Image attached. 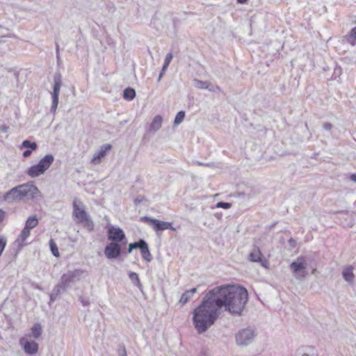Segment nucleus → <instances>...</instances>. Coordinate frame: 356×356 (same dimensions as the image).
Instances as JSON below:
<instances>
[{
	"mask_svg": "<svg viewBox=\"0 0 356 356\" xmlns=\"http://www.w3.org/2000/svg\"><path fill=\"white\" fill-rule=\"evenodd\" d=\"M211 292L220 310L224 308L225 311L232 316L242 315L248 300V293L245 288L223 285L211 289Z\"/></svg>",
	"mask_w": 356,
	"mask_h": 356,
	"instance_id": "f257e3e1",
	"label": "nucleus"
},
{
	"mask_svg": "<svg viewBox=\"0 0 356 356\" xmlns=\"http://www.w3.org/2000/svg\"><path fill=\"white\" fill-rule=\"evenodd\" d=\"M209 290L203 298L200 305L193 311V323L199 334L205 332L212 326L220 315V309L213 300Z\"/></svg>",
	"mask_w": 356,
	"mask_h": 356,
	"instance_id": "f03ea898",
	"label": "nucleus"
},
{
	"mask_svg": "<svg viewBox=\"0 0 356 356\" xmlns=\"http://www.w3.org/2000/svg\"><path fill=\"white\" fill-rule=\"evenodd\" d=\"M40 193L38 187L33 184L26 183L18 185L8 191L3 196V200L7 203L19 202L24 198L34 199Z\"/></svg>",
	"mask_w": 356,
	"mask_h": 356,
	"instance_id": "7ed1b4c3",
	"label": "nucleus"
},
{
	"mask_svg": "<svg viewBox=\"0 0 356 356\" xmlns=\"http://www.w3.org/2000/svg\"><path fill=\"white\" fill-rule=\"evenodd\" d=\"M83 274V271L80 269L68 270L67 273L62 275L59 282L56 285L63 291H66L71 286V284L81 280Z\"/></svg>",
	"mask_w": 356,
	"mask_h": 356,
	"instance_id": "20e7f679",
	"label": "nucleus"
},
{
	"mask_svg": "<svg viewBox=\"0 0 356 356\" xmlns=\"http://www.w3.org/2000/svg\"><path fill=\"white\" fill-rule=\"evenodd\" d=\"M257 335V330L253 327L243 328L235 334L236 343L239 346H247L253 342Z\"/></svg>",
	"mask_w": 356,
	"mask_h": 356,
	"instance_id": "39448f33",
	"label": "nucleus"
},
{
	"mask_svg": "<svg viewBox=\"0 0 356 356\" xmlns=\"http://www.w3.org/2000/svg\"><path fill=\"white\" fill-rule=\"evenodd\" d=\"M307 266L305 257L300 256L290 264V269L297 280H303L308 275Z\"/></svg>",
	"mask_w": 356,
	"mask_h": 356,
	"instance_id": "423d86ee",
	"label": "nucleus"
},
{
	"mask_svg": "<svg viewBox=\"0 0 356 356\" xmlns=\"http://www.w3.org/2000/svg\"><path fill=\"white\" fill-rule=\"evenodd\" d=\"M54 87L53 92H51L52 104L51 106V111L54 113L58 104V98L60 88L62 86V76L60 73H56L54 76Z\"/></svg>",
	"mask_w": 356,
	"mask_h": 356,
	"instance_id": "0eeeda50",
	"label": "nucleus"
},
{
	"mask_svg": "<svg viewBox=\"0 0 356 356\" xmlns=\"http://www.w3.org/2000/svg\"><path fill=\"white\" fill-rule=\"evenodd\" d=\"M140 220L144 222L150 223L156 232H162L165 229L175 230V228L172 227V224L170 222L161 221L148 216L142 217Z\"/></svg>",
	"mask_w": 356,
	"mask_h": 356,
	"instance_id": "6e6552de",
	"label": "nucleus"
},
{
	"mask_svg": "<svg viewBox=\"0 0 356 356\" xmlns=\"http://www.w3.org/2000/svg\"><path fill=\"white\" fill-rule=\"evenodd\" d=\"M104 252L107 259H115L121 255L122 251L120 243L111 242L106 245Z\"/></svg>",
	"mask_w": 356,
	"mask_h": 356,
	"instance_id": "1a4fd4ad",
	"label": "nucleus"
},
{
	"mask_svg": "<svg viewBox=\"0 0 356 356\" xmlns=\"http://www.w3.org/2000/svg\"><path fill=\"white\" fill-rule=\"evenodd\" d=\"M113 146L106 143L100 146L99 149L95 152L91 159V163L97 165L101 163L106 154L112 149Z\"/></svg>",
	"mask_w": 356,
	"mask_h": 356,
	"instance_id": "9d476101",
	"label": "nucleus"
},
{
	"mask_svg": "<svg viewBox=\"0 0 356 356\" xmlns=\"http://www.w3.org/2000/svg\"><path fill=\"white\" fill-rule=\"evenodd\" d=\"M107 236L108 239L111 242H115L118 243L122 242L126 238L124 231L121 228L114 226H111L108 229Z\"/></svg>",
	"mask_w": 356,
	"mask_h": 356,
	"instance_id": "9b49d317",
	"label": "nucleus"
},
{
	"mask_svg": "<svg viewBox=\"0 0 356 356\" xmlns=\"http://www.w3.org/2000/svg\"><path fill=\"white\" fill-rule=\"evenodd\" d=\"M248 259L252 262L261 264L266 268H268V261L264 257L259 248L257 246L253 248L252 252L249 254Z\"/></svg>",
	"mask_w": 356,
	"mask_h": 356,
	"instance_id": "f8f14e48",
	"label": "nucleus"
},
{
	"mask_svg": "<svg viewBox=\"0 0 356 356\" xmlns=\"http://www.w3.org/2000/svg\"><path fill=\"white\" fill-rule=\"evenodd\" d=\"M19 343L23 346L24 352L28 355H34L38 351V344L34 341H29L22 338L19 340Z\"/></svg>",
	"mask_w": 356,
	"mask_h": 356,
	"instance_id": "ddd939ff",
	"label": "nucleus"
},
{
	"mask_svg": "<svg viewBox=\"0 0 356 356\" xmlns=\"http://www.w3.org/2000/svg\"><path fill=\"white\" fill-rule=\"evenodd\" d=\"M73 216L77 222H83L89 216L83 208L79 207L76 200L73 202Z\"/></svg>",
	"mask_w": 356,
	"mask_h": 356,
	"instance_id": "4468645a",
	"label": "nucleus"
},
{
	"mask_svg": "<svg viewBox=\"0 0 356 356\" xmlns=\"http://www.w3.org/2000/svg\"><path fill=\"white\" fill-rule=\"evenodd\" d=\"M354 267L353 266H347L342 270V276L343 279L350 284L354 283L355 275L353 273Z\"/></svg>",
	"mask_w": 356,
	"mask_h": 356,
	"instance_id": "2eb2a0df",
	"label": "nucleus"
},
{
	"mask_svg": "<svg viewBox=\"0 0 356 356\" xmlns=\"http://www.w3.org/2000/svg\"><path fill=\"white\" fill-rule=\"evenodd\" d=\"M54 158L51 154L45 155L38 163L45 172L54 162Z\"/></svg>",
	"mask_w": 356,
	"mask_h": 356,
	"instance_id": "dca6fc26",
	"label": "nucleus"
},
{
	"mask_svg": "<svg viewBox=\"0 0 356 356\" xmlns=\"http://www.w3.org/2000/svg\"><path fill=\"white\" fill-rule=\"evenodd\" d=\"M140 250L143 258L147 262H150L152 260V256L149 252L148 244L143 240V244L140 247Z\"/></svg>",
	"mask_w": 356,
	"mask_h": 356,
	"instance_id": "f3484780",
	"label": "nucleus"
},
{
	"mask_svg": "<svg viewBox=\"0 0 356 356\" xmlns=\"http://www.w3.org/2000/svg\"><path fill=\"white\" fill-rule=\"evenodd\" d=\"M45 172L42 170V168L38 165V163L31 166L27 170V175L31 177H37Z\"/></svg>",
	"mask_w": 356,
	"mask_h": 356,
	"instance_id": "a211bd4d",
	"label": "nucleus"
},
{
	"mask_svg": "<svg viewBox=\"0 0 356 356\" xmlns=\"http://www.w3.org/2000/svg\"><path fill=\"white\" fill-rule=\"evenodd\" d=\"M163 122V118L157 115H156L149 126V131L152 132L157 131L161 127Z\"/></svg>",
	"mask_w": 356,
	"mask_h": 356,
	"instance_id": "6ab92c4d",
	"label": "nucleus"
},
{
	"mask_svg": "<svg viewBox=\"0 0 356 356\" xmlns=\"http://www.w3.org/2000/svg\"><path fill=\"white\" fill-rule=\"evenodd\" d=\"M197 292L196 288H193L190 290L186 291L181 296L179 302L181 305H185L192 298V296Z\"/></svg>",
	"mask_w": 356,
	"mask_h": 356,
	"instance_id": "aec40b11",
	"label": "nucleus"
},
{
	"mask_svg": "<svg viewBox=\"0 0 356 356\" xmlns=\"http://www.w3.org/2000/svg\"><path fill=\"white\" fill-rule=\"evenodd\" d=\"M345 40L352 46L356 44V26L353 28L348 33L344 36Z\"/></svg>",
	"mask_w": 356,
	"mask_h": 356,
	"instance_id": "412c9836",
	"label": "nucleus"
},
{
	"mask_svg": "<svg viewBox=\"0 0 356 356\" xmlns=\"http://www.w3.org/2000/svg\"><path fill=\"white\" fill-rule=\"evenodd\" d=\"M129 277L133 284L136 285L141 291H143V285L140 283L138 275L134 272H129Z\"/></svg>",
	"mask_w": 356,
	"mask_h": 356,
	"instance_id": "4be33fe9",
	"label": "nucleus"
},
{
	"mask_svg": "<svg viewBox=\"0 0 356 356\" xmlns=\"http://www.w3.org/2000/svg\"><path fill=\"white\" fill-rule=\"evenodd\" d=\"M136 97V91L132 88H127L123 92V97L126 100L131 101Z\"/></svg>",
	"mask_w": 356,
	"mask_h": 356,
	"instance_id": "5701e85b",
	"label": "nucleus"
},
{
	"mask_svg": "<svg viewBox=\"0 0 356 356\" xmlns=\"http://www.w3.org/2000/svg\"><path fill=\"white\" fill-rule=\"evenodd\" d=\"M64 292L65 291H63L59 286L56 285L50 294V302L49 303L54 302L58 298L60 294H61Z\"/></svg>",
	"mask_w": 356,
	"mask_h": 356,
	"instance_id": "b1692460",
	"label": "nucleus"
},
{
	"mask_svg": "<svg viewBox=\"0 0 356 356\" xmlns=\"http://www.w3.org/2000/svg\"><path fill=\"white\" fill-rule=\"evenodd\" d=\"M38 224V220L36 216H30L26 221L25 227L29 229L35 228Z\"/></svg>",
	"mask_w": 356,
	"mask_h": 356,
	"instance_id": "393cba45",
	"label": "nucleus"
},
{
	"mask_svg": "<svg viewBox=\"0 0 356 356\" xmlns=\"http://www.w3.org/2000/svg\"><path fill=\"white\" fill-rule=\"evenodd\" d=\"M30 236V229L26 227H24L22 230L21 234L19 236L18 241L20 240L19 245L23 246L26 238Z\"/></svg>",
	"mask_w": 356,
	"mask_h": 356,
	"instance_id": "a878e982",
	"label": "nucleus"
},
{
	"mask_svg": "<svg viewBox=\"0 0 356 356\" xmlns=\"http://www.w3.org/2000/svg\"><path fill=\"white\" fill-rule=\"evenodd\" d=\"M31 334L35 339H38L42 334V327L40 324L35 323L31 327Z\"/></svg>",
	"mask_w": 356,
	"mask_h": 356,
	"instance_id": "bb28decb",
	"label": "nucleus"
},
{
	"mask_svg": "<svg viewBox=\"0 0 356 356\" xmlns=\"http://www.w3.org/2000/svg\"><path fill=\"white\" fill-rule=\"evenodd\" d=\"M299 355L301 356H318L312 347H307L300 350Z\"/></svg>",
	"mask_w": 356,
	"mask_h": 356,
	"instance_id": "cd10ccee",
	"label": "nucleus"
},
{
	"mask_svg": "<svg viewBox=\"0 0 356 356\" xmlns=\"http://www.w3.org/2000/svg\"><path fill=\"white\" fill-rule=\"evenodd\" d=\"M38 147V145L35 142H31L30 140H24L22 143L21 148H26V149L35 150Z\"/></svg>",
	"mask_w": 356,
	"mask_h": 356,
	"instance_id": "c85d7f7f",
	"label": "nucleus"
},
{
	"mask_svg": "<svg viewBox=\"0 0 356 356\" xmlns=\"http://www.w3.org/2000/svg\"><path fill=\"white\" fill-rule=\"evenodd\" d=\"M194 83H195V86L197 88L209 89V90H212V89L209 88L210 84L207 81L195 79Z\"/></svg>",
	"mask_w": 356,
	"mask_h": 356,
	"instance_id": "c756f323",
	"label": "nucleus"
},
{
	"mask_svg": "<svg viewBox=\"0 0 356 356\" xmlns=\"http://www.w3.org/2000/svg\"><path fill=\"white\" fill-rule=\"evenodd\" d=\"M49 243V248H50L52 254L56 257H59V251H58L57 245L55 243V241L53 239H50Z\"/></svg>",
	"mask_w": 356,
	"mask_h": 356,
	"instance_id": "7c9ffc66",
	"label": "nucleus"
},
{
	"mask_svg": "<svg viewBox=\"0 0 356 356\" xmlns=\"http://www.w3.org/2000/svg\"><path fill=\"white\" fill-rule=\"evenodd\" d=\"M185 118V112L183 111H181L178 112L175 116V120H174V124L175 126L179 125L181 122H183L184 119Z\"/></svg>",
	"mask_w": 356,
	"mask_h": 356,
	"instance_id": "2f4dec72",
	"label": "nucleus"
},
{
	"mask_svg": "<svg viewBox=\"0 0 356 356\" xmlns=\"http://www.w3.org/2000/svg\"><path fill=\"white\" fill-rule=\"evenodd\" d=\"M84 227H86L89 232H92L94 229V223L92 220L90 219L88 216L86 218V220H84L83 222H81Z\"/></svg>",
	"mask_w": 356,
	"mask_h": 356,
	"instance_id": "473e14b6",
	"label": "nucleus"
},
{
	"mask_svg": "<svg viewBox=\"0 0 356 356\" xmlns=\"http://www.w3.org/2000/svg\"><path fill=\"white\" fill-rule=\"evenodd\" d=\"M144 239H139L137 242H135V243H131L129 245V248H128V252L129 253H131L133 250L134 249H136V248H140L141 244H143V241Z\"/></svg>",
	"mask_w": 356,
	"mask_h": 356,
	"instance_id": "72a5a7b5",
	"label": "nucleus"
},
{
	"mask_svg": "<svg viewBox=\"0 0 356 356\" xmlns=\"http://www.w3.org/2000/svg\"><path fill=\"white\" fill-rule=\"evenodd\" d=\"M7 243V238L4 236H0V257L5 250Z\"/></svg>",
	"mask_w": 356,
	"mask_h": 356,
	"instance_id": "f704fd0d",
	"label": "nucleus"
},
{
	"mask_svg": "<svg viewBox=\"0 0 356 356\" xmlns=\"http://www.w3.org/2000/svg\"><path fill=\"white\" fill-rule=\"evenodd\" d=\"M118 356H127V350L124 344H120L118 348Z\"/></svg>",
	"mask_w": 356,
	"mask_h": 356,
	"instance_id": "c9c22d12",
	"label": "nucleus"
},
{
	"mask_svg": "<svg viewBox=\"0 0 356 356\" xmlns=\"http://www.w3.org/2000/svg\"><path fill=\"white\" fill-rule=\"evenodd\" d=\"M232 206V204L229 203V202H218L216 207L217 208H222V209H229Z\"/></svg>",
	"mask_w": 356,
	"mask_h": 356,
	"instance_id": "e433bc0d",
	"label": "nucleus"
},
{
	"mask_svg": "<svg viewBox=\"0 0 356 356\" xmlns=\"http://www.w3.org/2000/svg\"><path fill=\"white\" fill-rule=\"evenodd\" d=\"M172 58H173L172 54L168 53L165 58L163 65H165V66H169Z\"/></svg>",
	"mask_w": 356,
	"mask_h": 356,
	"instance_id": "4c0bfd02",
	"label": "nucleus"
},
{
	"mask_svg": "<svg viewBox=\"0 0 356 356\" xmlns=\"http://www.w3.org/2000/svg\"><path fill=\"white\" fill-rule=\"evenodd\" d=\"M79 300L81 302V303L82 304L83 306L84 307H86V306H88L90 305V301L88 300V298L81 296L79 297Z\"/></svg>",
	"mask_w": 356,
	"mask_h": 356,
	"instance_id": "58836bf2",
	"label": "nucleus"
},
{
	"mask_svg": "<svg viewBox=\"0 0 356 356\" xmlns=\"http://www.w3.org/2000/svg\"><path fill=\"white\" fill-rule=\"evenodd\" d=\"M168 67V66H165V65H163L162 69L159 75L158 81H160L161 80V79H162L163 76L164 75V74L165 73Z\"/></svg>",
	"mask_w": 356,
	"mask_h": 356,
	"instance_id": "ea45409f",
	"label": "nucleus"
},
{
	"mask_svg": "<svg viewBox=\"0 0 356 356\" xmlns=\"http://www.w3.org/2000/svg\"><path fill=\"white\" fill-rule=\"evenodd\" d=\"M332 127V124L330 122H325L323 124V128H324L325 131H330Z\"/></svg>",
	"mask_w": 356,
	"mask_h": 356,
	"instance_id": "a19ab883",
	"label": "nucleus"
},
{
	"mask_svg": "<svg viewBox=\"0 0 356 356\" xmlns=\"http://www.w3.org/2000/svg\"><path fill=\"white\" fill-rule=\"evenodd\" d=\"M33 150H32V149H26V150L23 152V156H24V158H27V157L30 156H31V154H32V152H33Z\"/></svg>",
	"mask_w": 356,
	"mask_h": 356,
	"instance_id": "79ce46f5",
	"label": "nucleus"
},
{
	"mask_svg": "<svg viewBox=\"0 0 356 356\" xmlns=\"http://www.w3.org/2000/svg\"><path fill=\"white\" fill-rule=\"evenodd\" d=\"M56 59H57L58 64L59 65L60 61V56L58 44H56Z\"/></svg>",
	"mask_w": 356,
	"mask_h": 356,
	"instance_id": "37998d69",
	"label": "nucleus"
},
{
	"mask_svg": "<svg viewBox=\"0 0 356 356\" xmlns=\"http://www.w3.org/2000/svg\"><path fill=\"white\" fill-rule=\"evenodd\" d=\"M5 217V211L0 209V222H2Z\"/></svg>",
	"mask_w": 356,
	"mask_h": 356,
	"instance_id": "c03bdc74",
	"label": "nucleus"
},
{
	"mask_svg": "<svg viewBox=\"0 0 356 356\" xmlns=\"http://www.w3.org/2000/svg\"><path fill=\"white\" fill-rule=\"evenodd\" d=\"M198 356H209V354L206 350H202L200 351Z\"/></svg>",
	"mask_w": 356,
	"mask_h": 356,
	"instance_id": "a18cd8bd",
	"label": "nucleus"
},
{
	"mask_svg": "<svg viewBox=\"0 0 356 356\" xmlns=\"http://www.w3.org/2000/svg\"><path fill=\"white\" fill-rule=\"evenodd\" d=\"M350 179L356 183V174H352L350 177Z\"/></svg>",
	"mask_w": 356,
	"mask_h": 356,
	"instance_id": "49530a36",
	"label": "nucleus"
},
{
	"mask_svg": "<svg viewBox=\"0 0 356 356\" xmlns=\"http://www.w3.org/2000/svg\"><path fill=\"white\" fill-rule=\"evenodd\" d=\"M142 201H143V200H142V199H140V198H138V197H137V198L134 199V203H135V204H136V205H137V204H138L139 203H140Z\"/></svg>",
	"mask_w": 356,
	"mask_h": 356,
	"instance_id": "de8ad7c7",
	"label": "nucleus"
},
{
	"mask_svg": "<svg viewBox=\"0 0 356 356\" xmlns=\"http://www.w3.org/2000/svg\"><path fill=\"white\" fill-rule=\"evenodd\" d=\"M247 1H248V0H237V2H238V3L243 4V3H246V2H247Z\"/></svg>",
	"mask_w": 356,
	"mask_h": 356,
	"instance_id": "09e8293b",
	"label": "nucleus"
},
{
	"mask_svg": "<svg viewBox=\"0 0 356 356\" xmlns=\"http://www.w3.org/2000/svg\"><path fill=\"white\" fill-rule=\"evenodd\" d=\"M197 163L199 165H207L209 166V164H204V163H200V162H197Z\"/></svg>",
	"mask_w": 356,
	"mask_h": 356,
	"instance_id": "8fccbe9b",
	"label": "nucleus"
},
{
	"mask_svg": "<svg viewBox=\"0 0 356 356\" xmlns=\"http://www.w3.org/2000/svg\"><path fill=\"white\" fill-rule=\"evenodd\" d=\"M6 129H7V128H6V127H3L2 128V131H6Z\"/></svg>",
	"mask_w": 356,
	"mask_h": 356,
	"instance_id": "3c124183",
	"label": "nucleus"
},
{
	"mask_svg": "<svg viewBox=\"0 0 356 356\" xmlns=\"http://www.w3.org/2000/svg\"><path fill=\"white\" fill-rule=\"evenodd\" d=\"M289 139H291V137H289ZM288 138H285V140H287Z\"/></svg>",
	"mask_w": 356,
	"mask_h": 356,
	"instance_id": "603ef678",
	"label": "nucleus"
}]
</instances>
